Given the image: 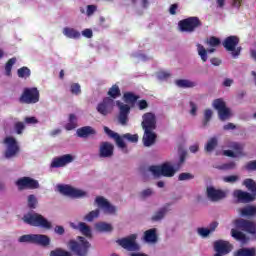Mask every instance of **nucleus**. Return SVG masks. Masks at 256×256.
Here are the masks:
<instances>
[{
    "label": "nucleus",
    "instance_id": "nucleus-59",
    "mask_svg": "<svg viewBox=\"0 0 256 256\" xmlns=\"http://www.w3.org/2000/svg\"><path fill=\"white\" fill-rule=\"evenodd\" d=\"M246 169L248 171H256V160L248 162L246 165Z\"/></svg>",
    "mask_w": 256,
    "mask_h": 256
},
{
    "label": "nucleus",
    "instance_id": "nucleus-64",
    "mask_svg": "<svg viewBox=\"0 0 256 256\" xmlns=\"http://www.w3.org/2000/svg\"><path fill=\"white\" fill-rule=\"evenodd\" d=\"M223 85H224V87H231V85H233V79H231V78H226V79L223 81Z\"/></svg>",
    "mask_w": 256,
    "mask_h": 256
},
{
    "label": "nucleus",
    "instance_id": "nucleus-11",
    "mask_svg": "<svg viewBox=\"0 0 256 256\" xmlns=\"http://www.w3.org/2000/svg\"><path fill=\"white\" fill-rule=\"evenodd\" d=\"M57 190L59 193H62V195H67L68 197H73L74 199H83L89 197L88 191L73 188L69 185H58Z\"/></svg>",
    "mask_w": 256,
    "mask_h": 256
},
{
    "label": "nucleus",
    "instance_id": "nucleus-38",
    "mask_svg": "<svg viewBox=\"0 0 256 256\" xmlns=\"http://www.w3.org/2000/svg\"><path fill=\"white\" fill-rule=\"evenodd\" d=\"M131 3L134 9H137V10L149 9V5H151L149 0H131Z\"/></svg>",
    "mask_w": 256,
    "mask_h": 256
},
{
    "label": "nucleus",
    "instance_id": "nucleus-22",
    "mask_svg": "<svg viewBox=\"0 0 256 256\" xmlns=\"http://www.w3.org/2000/svg\"><path fill=\"white\" fill-rule=\"evenodd\" d=\"M234 226L236 227V229H241L242 231H246L251 235H255L256 233V224L244 219L235 220Z\"/></svg>",
    "mask_w": 256,
    "mask_h": 256
},
{
    "label": "nucleus",
    "instance_id": "nucleus-43",
    "mask_svg": "<svg viewBox=\"0 0 256 256\" xmlns=\"http://www.w3.org/2000/svg\"><path fill=\"white\" fill-rule=\"evenodd\" d=\"M17 75L20 79H29L31 77V70L24 66L17 70Z\"/></svg>",
    "mask_w": 256,
    "mask_h": 256
},
{
    "label": "nucleus",
    "instance_id": "nucleus-35",
    "mask_svg": "<svg viewBox=\"0 0 256 256\" xmlns=\"http://www.w3.org/2000/svg\"><path fill=\"white\" fill-rule=\"evenodd\" d=\"M77 121V115L70 114L68 117V123L64 126L66 131H73V129H77Z\"/></svg>",
    "mask_w": 256,
    "mask_h": 256
},
{
    "label": "nucleus",
    "instance_id": "nucleus-23",
    "mask_svg": "<svg viewBox=\"0 0 256 256\" xmlns=\"http://www.w3.org/2000/svg\"><path fill=\"white\" fill-rule=\"evenodd\" d=\"M230 149L233 150H225L223 152V155H225L226 157H241V155H243V144L239 143V142H232L229 145Z\"/></svg>",
    "mask_w": 256,
    "mask_h": 256
},
{
    "label": "nucleus",
    "instance_id": "nucleus-41",
    "mask_svg": "<svg viewBox=\"0 0 256 256\" xmlns=\"http://www.w3.org/2000/svg\"><path fill=\"white\" fill-rule=\"evenodd\" d=\"M242 217H255L256 207L255 206H246L240 210Z\"/></svg>",
    "mask_w": 256,
    "mask_h": 256
},
{
    "label": "nucleus",
    "instance_id": "nucleus-39",
    "mask_svg": "<svg viewBox=\"0 0 256 256\" xmlns=\"http://www.w3.org/2000/svg\"><path fill=\"white\" fill-rule=\"evenodd\" d=\"M80 13L86 17H93L97 13V5H87L86 8H80Z\"/></svg>",
    "mask_w": 256,
    "mask_h": 256
},
{
    "label": "nucleus",
    "instance_id": "nucleus-19",
    "mask_svg": "<svg viewBox=\"0 0 256 256\" xmlns=\"http://www.w3.org/2000/svg\"><path fill=\"white\" fill-rule=\"evenodd\" d=\"M141 127L143 130L157 129V116L153 112H146L142 115Z\"/></svg>",
    "mask_w": 256,
    "mask_h": 256
},
{
    "label": "nucleus",
    "instance_id": "nucleus-47",
    "mask_svg": "<svg viewBox=\"0 0 256 256\" xmlns=\"http://www.w3.org/2000/svg\"><path fill=\"white\" fill-rule=\"evenodd\" d=\"M156 77L159 81H165L171 77V72L168 70H160L157 72Z\"/></svg>",
    "mask_w": 256,
    "mask_h": 256
},
{
    "label": "nucleus",
    "instance_id": "nucleus-25",
    "mask_svg": "<svg viewBox=\"0 0 256 256\" xmlns=\"http://www.w3.org/2000/svg\"><path fill=\"white\" fill-rule=\"evenodd\" d=\"M156 139L157 134L155 133V130H144V135L142 138L144 147H151L155 145Z\"/></svg>",
    "mask_w": 256,
    "mask_h": 256
},
{
    "label": "nucleus",
    "instance_id": "nucleus-30",
    "mask_svg": "<svg viewBox=\"0 0 256 256\" xmlns=\"http://www.w3.org/2000/svg\"><path fill=\"white\" fill-rule=\"evenodd\" d=\"M144 241L149 245H155L157 243V230L155 228H151L144 232Z\"/></svg>",
    "mask_w": 256,
    "mask_h": 256
},
{
    "label": "nucleus",
    "instance_id": "nucleus-29",
    "mask_svg": "<svg viewBox=\"0 0 256 256\" xmlns=\"http://www.w3.org/2000/svg\"><path fill=\"white\" fill-rule=\"evenodd\" d=\"M170 211H173L171 204H165L162 208L154 213L152 216V221H161V219H163L167 213H170Z\"/></svg>",
    "mask_w": 256,
    "mask_h": 256
},
{
    "label": "nucleus",
    "instance_id": "nucleus-21",
    "mask_svg": "<svg viewBox=\"0 0 256 256\" xmlns=\"http://www.w3.org/2000/svg\"><path fill=\"white\" fill-rule=\"evenodd\" d=\"M116 105L120 111L118 116L119 123L121 125H127V123H129V113H131V107L121 101H116Z\"/></svg>",
    "mask_w": 256,
    "mask_h": 256
},
{
    "label": "nucleus",
    "instance_id": "nucleus-45",
    "mask_svg": "<svg viewBox=\"0 0 256 256\" xmlns=\"http://www.w3.org/2000/svg\"><path fill=\"white\" fill-rule=\"evenodd\" d=\"M196 233L202 239H207V237H209V235H211V232L209 231V228H207V227H198L196 229Z\"/></svg>",
    "mask_w": 256,
    "mask_h": 256
},
{
    "label": "nucleus",
    "instance_id": "nucleus-3",
    "mask_svg": "<svg viewBox=\"0 0 256 256\" xmlns=\"http://www.w3.org/2000/svg\"><path fill=\"white\" fill-rule=\"evenodd\" d=\"M148 171L155 179H159V177H175L177 168H175V165L171 162H164L159 165L150 166Z\"/></svg>",
    "mask_w": 256,
    "mask_h": 256
},
{
    "label": "nucleus",
    "instance_id": "nucleus-56",
    "mask_svg": "<svg viewBox=\"0 0 256 256\" xmlns=\"http://www.w3.org/2000/svg\"><path fill=\"white\" fill-rule=\"evenodd\" d=\"M80 35H83L86 39H91L93 37V30L86 28L80 33Z\"/></svg>",
    "mask_w": 256,
    "mask_h": 256
},
{
    "label": "nucleus",
    "instance_id": "nucleus-63",
    "mask_svg": "<svg viewBox=\"0 0 256 256\" xmlns=\"http://www.w3.org/2000/svg\"><path fill=\"white\" fill-rule=\"evenodd\" d=\"M142 197H151L153 195V189L147 188L141 192Z\"/></svg>",
    "mask_w": 256,
    "mask_h": 256
},
{
    "label": "nucleus",
    "instance_id": "nucleus-24",
    "mask_svg": "<svg viewBox=\"0 0 256 256\" xmlns=\"http://www.w3.org/2000/svg\"><path fill=\"white\" fill-rule=\"evenodd\" d=\"M206 192L210 201H221V199H225V197H227L226 191L215 189L213 186H209Z\"/></svg>",
    "mask_w": 256,
    "mask_h": 256
},
{
    "label": "nucleus",
    "instance_id": "nucleus-28",
    "mask_svg": "<svg viewBox=\"0 0 256 256\" xmlns=\"http://www.w3.org/2000/svg\"><path fill=\"white\" fill-rule=\"evenodd\" d=\"M113 144L109 142H102L99 148V155L100 157H112L113 156Z\"/></svg>",
    "mask_w": 256,
    "mask_h": 256
},
{
    "label": "nucleus",
    "instance_id": "nucleus-52",
    "mask_svg": "<svg viewBox=\"0 0 256 256\" xmlns=\"http://www.w3.org/2000/svg\"><path fill=\"white\" fill-rule=\"evenodd\" d=\"M212 117H213V110H211V109L204 110L203 125H207L209 123V121H211Z\"/></svg>",
    "mask_w": 256,
    "mask_h": 256
},
{
    "label": "nucleus",
    "instance_id": "nucleus-61",
    "mask_svg": "<svg viewBox=\"0 0 256 256\" xmlns=\"http://www.w3.org/2000/svg\"><path fill=\"white\" fill-rule=\"evenodd\" d=\"M190 114L195 117L197 115V104L190 102Z\"/></svg>",
    "mask_w": 256,
    "mask_h": 256
},
{
    "label": "nucleus",
    "instance_id": "nucleus-20",
    "mask_svg": "<svg viewBox=\"0 0 256 256\" xmlns=\"http://www.w3.org/2000/svg\"><path fill=\"white\" fill-rule=\"evenodd\" d=\"M214 256H225L229 255L233 251V245L229 241L218 240L214 242Z\"/></svg>",
    "mask_w": 256,
    "mask_h": 256
},
{
    "label": "nucleus",
    "instance_id": "nucleus-2",
    "mask_svg": "<svg viewBox=\"0 0 256 256\" xmlns=\"http://www.w3.org/2000/svg\"><path fill=\"white\" fill-rule=\"evenodd\" d=\"M243 185H245L248 191H251L252 194L243 190H235L233 193L235 199H237L238 203H251V201H255L256 183L253 179H246L244 180Z\"/></svg>",
    "mask_w": 256,
    "mask_h": 256
},
{
    "label": "nucleus",
    "instance_id": "nucleus-50",
    "mask_svg": "<svg viewBox=\"0 0 256 256\" xmlns=\"http://www.w3.org/2000/svg\"><path fill=\"white\" fill-rule=\"evenodd\" d=\"M28 201V207L30 209H35L37 207V196L31 194L27 198Z\"/></svg>",
    "mask_w": 256,
    "mask_h": 256
},
{
    "label": "nucleus",
    "instance_id": "nucleus-49",
    "mask_svg": "<svg viewBox=\"0 0 256 256\" xmlns=\"http://www.w3.org/2000/svg\"><path fill=\"white\" fill-rule=\"evenodd\" d=\"M70 92L72 95L79 96L81 94V85L79 83H72L70 85Z\"/></svg>",
    "mask_w": 256,
    "mask_h": 256
},
{
    "label": "nucleus",
    "instance_id": "nucleus-16",
    "mask_svg": "<svg viewBox=\"0 0 256 256\" xmlns=\"http://www.w3.org/2000/svg\"><path fill=\"white\" fill-rule=\"evenodd\" d=\"M213 107L218 111L219 119L221 121H227L231 117V109L227 107L223 99H216L213 101Z\"/></svg>",
    "mask_w": 256,
    "mask_h": 256
},
{
    "label": "nucleus",
    "instance_id": "nucleus-37",
    "mask_svg": "<svg viewBox=\"0 0 256 256\" xmlns=\"http://www.w3.org/2000/svg\"><path fill=\"white\" fill-rule=\"evenodd\" d=\"M231 235L236 241H240L242 245H245L249 239L242 232L237 231L235 228L231 229Z\"/></svg>",
    "mask_w": 256,
    "mask_h": 256
},
{
    "label": "nucleus",
    "instance_id": "nucleus-34",
    "mask_svg": "<svg viewBox=\"0 0 256 256\" xmlns=\"http://www.w3.org/2000/svg\"><path fill=\"white\" fill-rule=\"evenodd\" d=\"M233 256H256V248H240L233 253Z\"/></svg>",
    "mask_w": 256,
    "mask_h": 256
},
{
    "label": "nucleus",
    "instance_id": "nucleus-26",
    "mask_svg": "<svg viewBox=\"0 0 256 256\" xmlns=\"http://www.w3.org/2000/svg\"><path fill=\"white\" fill-rule=\"evenodd\" d=\"M70 227H72V229H76V231H80V233H82V235H84L85 237H91L92 232H91V227H89V225L85 224V222H79V223H70Z\"/></svg>",
    "mask_w": 256,
    "mask_h": 256
},
{
    "label": "nucleus",
    "instance_id": "nucleus-55",
    "mask_svg": "<svg viewBox=\"0 0 256 256\" xmlns=\"http://www.w3.org/2000/svg\"><path fill=\"white\" fill-rule=\"evenodd\" d=\"M178 179L179 181H189L193 179V175L191 173H181Z\"/></svg>",
    "mask_w": 256,
    "mask_h": 256
},
{
    "label": "nucleus",
    "instance_id": "nucleus-31",
    "mask_svg": "<svg viewBox=\"0 0 256 256\" xmlns=\"http://www.w3.org/2000/svg\"><path fill=\"white\" fill-rule=\"evenodd\" d=\"M174 83L180 89H193V87H197V82L189 79H177Z\"/></svg>",
    "mask_w": 256,
    "mask_h": 256
},
{
    "label": "nucleus",
    "instance_id": "nucleus-15",
    "mask_svg": "<svg viewBox=\"0 0 256 256\" xmlns=\"http://www.w3.org/2000/svg\"><path fill=\"white\" fill-rule=\"evenodd\" d=\"M118 244L123 249H126V251H139L141 249V246L137 243V234H131L126 238L118 240Z\"/></svg>",
    "mask_w": 256,
    "mask_h": 256
},
{
    "label": "nucleus",
    "instance_id": "nucleus-36",
    "mask_svg": "<svg viewBox=\"0 0 256 256\" xmlns=\"http://www.w3.org/2000/svg\"><path fill=\"white\" fill-rule=\"evenodd\" d=\"M107 95L110 99H113V101H115L117 97H121V89L119 88V85H112L111 88H109Z\"/></svg>",
    "mask_w": 256,
    "mask_h": 256
},
{
    "label": "nucleus",
    "instance_id": "nucleus-40",
    "mask_svg": "<svg viewBox=\"0 0 256 256\" xmlns=\"http://www.w3.org/2000/svg\"><path fill=\"white\" fill-rule=\"evenodd\" d=\"M218 143H219V140L217 139V137L210 138L205 145V151H207V153H213Z\"/></svg>",
    "mask_w": 256,
    "mask_h": 256
},
{
    "label": "nucleus",
    "instance_id": "nucleus-17",
    "mask_svg": "<svg viewBox=\"0 0 256 256\" xmlns=\"http://www.w3.org/2000/svg\"><path fill=\"white\" fill-rule=\"evenodd\" d=\"M115 107V100L110 97H105L101 102L98 103L96 110L103 117H107Z\"/></svg>",
    "mask_w": 256,
    "mask_h": 256
},
{
    "label": "nucleus",
    "instance_id": "nucleus-9",
    "mask_svg": "<svg viewBox=\"0 0 256 256\" xmlns=\"http://www.w3.org/2000/svg\"><path fill=\"white\" fill-rule=\"evenodd\" d=\"M207 45H209V47L212 48L205 49V46L201 44L196 45L197 53L201 58V61H203V63H207V60L209 59L208 53H215V47H219V45H221V40H219V38L217 37H210L207 40Z\"/></svg>",
    "mask_w": 256,
    "mask_h": 256
},
{
    "label": "nucleus",
    "instance_id": "nucleus-58",
    "mask_svg": "<svg viewBox=\"0 0 256 256\" xmlns=\"http://www.w3.org/2000/svg\"><path fill=\"white\" fill-rule=\"evenodd\" d=\"M219 227V222H212L208 225V230L210 231V234L215 233V230Z\"/></svg>",
    "mask_w": 256,
    "mask_h": 256
},
{
    "label": "nucleus",
    "instance_id": "nucleus-14",
    "mask_svg": "<svg viewBox=\"0 0 256 256\" xmlns=\"http://www.w3.org/2000/svg\"><path fill=\"white\" fill-rule=\"evenodd\" d=\"M15 185L19 191H25V189H39L41 185L39 181L32 177H21L15 181Z\"/></svg>",
    "mask_w": 256,
    "mask_h": 256
},
{
    "label": "nucleus",
    "instance_id": "nucleus-46",
    "mask_svg": "<svg viewBox=\"0 0 256 256\" xmlns=\"http://www.w3.org/2000/svg\"><path fill=\"white\" fill-rule=\"evenodd\" d=\"M50 256H73V254L69 251L63 250L61 248H57L50 252Z\"/></svg>",
    "mask_w": 256,
    "mask_h": 256
},
{
    "label": "nucleus",
    "instance_id": "nucleus-53",
    "mask_svg": "<svg viewBox=\"0 0 256 256\" xmlns=\"http://www.w3.org/2000/svg\"><path fill=\"white\" fill-rule=\"evenodd\" d=\"M24 123H26V125H37V123H39V119L34 116H27L24 118Z\"/></svg>",
    "mask_w": 256,
    "mask_h": 256
},
{
    "label": "nucleus",
    "instance_id": "nucleus-1",
    "mask_svg": "<svg viewBox=\"0 0 256 256\" xmlns=\"http://www.w3.org/2000/svg\"><path fill=\"white\" fill-rule=\"evenodd\" d=\"M94 206L98 207V209L90 211L84 217V220L88 221V223L95 221V219H99L101 211L104 215H117V206L113 205L104 196H96L94 199Z\"/></svg>",
    "mask_w": 256,
    "mask_h": 256
},
{
    "label": "nucleus",
    "instance_id": "nucleus-51",
    "mask_svg": "<svg viewBox=\"0 0 256 256\" xmlns=\"http://www.w3.org/2000/svg\"><path fill=\"white\" fill-rule=\"evenodd\" d=\"M241 178L238 175H230V176H224L222 178V181L224 183H237Z\"/></svg>",
    "mask_w": 256,
    "mask_h": 256
},
{
    "label": "nucleus",
    "instance_id": "nucleus-13",
    "mask_svg": "<svg viewBox=\"0 0 256 256\" xmlns=\"http://www.w3.org/2000/svg\"><path fill=\"white\" fill-rule=\"evenodd\" d=\"M178 27L182 33H193L195 29L201 27V21L198 17H189L184 20H181L178 23Z\"/></svg>",
    "mask_w": 256,
    "mask_h": 256
},
{
    "label": "nucleus",
    "instance_id": "nucleus-8",
    "mask_svg": "<svg viewBox=\"0 0 256 256\" xmlns=\"http://www.w3.org/2000/svg\"><path fill=\"white\" fill-rule=\"evenodd\" d=\"M4 156L6 159H13L16 155H19V142L16 137L6 136L3 140Z\"/></svg>",
    "mask_w": 256,
    "mask_h": 256
},
{
    "label": "nucleus",
    "instance_id": "nucleus-32",
    "mask_svg": "<svg viewBox=\"0 0 256 256\" xmlns=\"http://www.w3.org/2000/svg\"><path fill=\"white\" fill-rule=\"evenodd\" d=\"M76 133L78 137H82L84 139L85 137H89V135H96L97 131H95V129L91 126H84L79 128Z\"/></svg>",
    "mask_w": 256,
    "mask_h": 256
},
{
    "label": "nucleus",
    "instance_id": "nucleus-27",
    "mask_svg": "<svg viewBox=\"0 0 256 256\" xmlns=\"http://www.w3.org/2000/svg\"><path fill=\"white\" fill-rule=\"evenodd\" d=\"M62 35H64L66 39H81V32L71 26L62 28Z\"/></svg>",
    "mask_w": 256,
    "mask_h": 256
},
{
    "label": "nucleus",
    "instance_id": "nucleus-6",
    "mask_svg": "<svg viewBox=\"0 0 256 256\" xmlns=\"http://www.w3.org/2000/svg\"><path fill=\"white\" fill-rule=\"evenodd\" d=\"M68 247L76 256H88L91 243L83 236H78L74 240H70Z\"/></svg>",
    "mask_w": 256,
    "mask_h": 256
},
{
    "label": "nucleus",
    "instance_id": "nucleus-42",
    "mask_svg": "<svg viewBox=\"0 0 256 256\" xmlns=\"http://www.w3.org/2000/svg\"><path fill=\"white\" fill-rule=\"evenodd\" d=\"M137 99H139V96L135 95L132 92H126L123 95V101L125 103L133 104L137 101Z\"/></svg>",
    "mask_w": 256,
    "mask_h": 256
},
{
    "label": "nucleus",
    "instance_id": "nucleus-60",
    "mask_svg": "<svg viewBox=\"0 0 256 256\" xmlns=\"http://www.w3.org/2000/svg\"><path fill=\"white\" fill-rule=\"evenodd\" d=\"M54 232L56 235H65V228L63 226H56Z\"/></svg>",
    "mask_w": 256,
    "mask_h": 256
},
{
    "label": "nucleus",
    "instance_id": "nucleus-12",
    "mask_svg": "<svg viewBox=\"0 0 256 256\" xmlns=\"http://www.w3.org/2000/svg\"><path fill=\"white\" fill-rule=\"evenodd\" d=\"M239 45V37L237 36H229L223 41V47L226 51L231 53L232 57L237 58L241 55V47Z\"/></svg>",
    "mask_w": 256,
    "mask_h": 256
},
{
    "label": "nucleus",
    "instance_id": "nucleus-54",
    "mask_svg": "<svg viewBox=\"0 0 256 256\" xmlns=\"http://www.w3.org/2000/svg\"><path fill=\"white\" fill-rule=\"evenodd\" d=\"M235 167V162H229L226 164H222L218 166V169H222L223 171H229L230 169H233Z\"/></svg>",
    "mask_w": 256,
    "mask_h": 256
},
{
    "label": "nucleus",
    "instance_id": "nucleus-18",
    "mask_svg": "<svg viewBox=\"0 0 256 256\" xmlns=\"http://www.w3.org/2000/svg\"><path fill=\"white\" fill-rule=\"evenodd\" d=\"M77 159L75 154H64L62 156L56 157L52 160L50 167L53 169H59L60 167H67L69 163H73Z\"/></svg>",
    "mask_w": 256,
    "mask_h": 256
},
{
    "label": "nucleus",
    "instance_id": "nucleus-57",
    "mask_svg": "<svg viewBox=\"0 0 256 256\" xmlns=\"http://www.w3.org/2000/svg\"><path fill=\"white\" fill-rule=\"evenodd\" d=\"M137 107L140 111H143L149 107V104L145 100H139L137 102Z\"/></svg>",
    "mask_w": 256,
    "mask_h": 256
},
{
    "label": "nucleus",
    "instance_id": "nucleus-62",
    "mask_svg": "<svg viewBox=\"0 0 256 256\" xmlns=\"http://www.w3.org/2000/svg\"><path fill=\"white\" fill-rule=\"evenodd\" d=\"M177 9H179V5L172 4L169 8L170 15H177Z\"/></svg>",
    "mask_w": 256,
    "mask_h": 256
},
{
    "label": "nucleus",
    "instance_id": "nucleus-48",
    "mask_svg": "<svg viewBox=\"0 0 256 256\" xmlns=\"http://www.w3.org/2000/svg\"><path fill=\"white\" fill-rule=\"evenodd\" d=\"M14 131H15L16 135H23V131H25V123L16 122L14 124Z\"/></svg>",
    "mask_w": 256,
    "mask_h": 256
},
{
    "label": "nucleus",
    "instance_id": "nucleus-4",
    "mask_svg": "<svg viewBox=\"0 0 256 256\" xmlns=\"http://www.w3.org/2000/svg\"><path fill=\"white\" fill-rule=\"evenodd\" d=\"M22 219L24 223L32 227H40V229H46L47 231L53 229V223L39 213H28Z\"/></svg>",
    "mask_w": 256,
    "mask_h": 256
},
{
    "label": "nucleus",
    "instance_id": "nucleus-33",
    "mask_svg": "<svg viewBox=\"0 0 256 256\" xmlns=\"http://www.w3.org/2000/svg\"><path fill=\"white\" fill-rule=\"evenodd\" d=\"M94 227L99 233H111L113 231V225L107 222H97Z\"/></svg>",
    "mask_w": 256,
    "mask_h": 256
},
{
    "label": "nucleus",
    "instance_id": "nucleus-5",
    "mask_svg": "<svg viewBox=\"0 0 256 256\" xmlns=\"http://www.w3.org/2000/svg\"><path fill=\"white\" fill-rule=\"evenodd\" d=\"M104 132L106 133V135H108V137L114 139L117 147L122 150L127 149V145L125 144L123 139H126V141H129L130 143H137L139 141V135L137 134L126 133L120 136L117 132L109 129V127L107 126H104Z\"/></svg>",
    "mask_w": 256,
    "mask_h": 256
},
{
    "label": "nucleus",
    "instance_id": "nucleus-7",
    "mask_svg": "<svg viewBox=\"0 0 256 256\" xmlns=\"http://www.w3.org/2000/svg\"><path fill=\"white\" fill-rule=\"evenodd\" d=\"M19 243H33L34 245H41V247H49L51 245V238L45 234H27L18 239Z\"/></svg>",
    "mask_w": 256,
    "mask_h": 256
},
{
    "label": "nucleus",
    "instance_id": "nucleus-44",
    "mask_svg": "<svg viewBox=\"0 0 256 256\" xmlns=\"http://www.w3.org/2000/svg\"><path fill=\"white\" fill-rule=\"evenodd\" d=\"M15 63H17V58H11L7 61L5 65V75H7V77H11V70L13 69V65H15Z\"/></svg>",
    "mask_w": 256,
    "mask_h": 256
},
{
    "label": "nucleus",
    "instance_id": "nucleus-10",
    "mask_svg": "<svg viewBox=\"0 0 256 256\" xmlns=\"http://www.w3.org/2000/svg\"><path fill=\"white\" fill-rule=\"evenodd\" d=\"M41 94L37 87H26L20 96V103H25L26 105H35L39 103Z\"/></svg>",
    "mask_w": 256,
    "mask_h": 256
}]
</instances>
